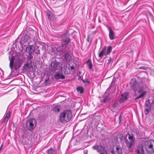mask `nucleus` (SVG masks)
Masks as SVG:
<instances>
[{"instance_id": "nucleus-26", "label": "nucleus", "mask_w": 154, "mask_h": 154, "mask_svg": "<svg viewBox=\"0 0 154 154\" xmlns=\"http://www.w3.org/2000/svg\"><path fill=\"white\" fill-rule=\"evenodd\" d=\"M118 105V103L116 101L114 103H113L112 105V106L113 108H115Z\"/></svg>"}, {"instance_id": "nucleus-31", "label": "nucleus", "mask_w": 154, "mask_h": 154, "mask_svg": "<svg viewBox=\"0 0 154 154\" xmlns=\"http://www.w3.org/2000/svg\"><path fill=\"white\" fill-rule=\"evenodd\" d=\"M147 68V67H144V66H141V67H139V69H144V70H146Z\"/></svg>"}, {"instance_id": "nucleus-15", "label": "nucleus", "mask_w": 154, "mask_h": 154, "mask_svg": "<svg viewBox=\"0 0 154 154\" xmlns=\"http://www.w3.org/2000/svg\"><path fill=\"white\" fill-rule=\"evenodd\" d=\"M112 154H122V150L119 146H117L116 148V152L114 153V152L111 151Z\"/></svg>"}, {"instance_id": "nucleus-3", "label": "nucleus", "mask_w": 154, "mask_h": 154, "mask_svg": "<svg viewBox=\"0 0 154 154\" xmlns=\"http://www.w3.org/2000/svg\"><path fill=\"white\" fill-rule=\"evenodd\" d=\"M145 146L146 152L149 154L154 153V140H150L146 141Z\"/></svg>"}, {"instance_id": "nucleus-6", "label": "nucleus", "mask_w": 154, "mask_h": 154, "mask_svg": "<svg viewBox=\"0 0 154 154\" xmlns=\"http://www.w3.org/2000/svg\"><path fill=\"white\" fill-rule=\"evenodd\" d=\"M93 149L97 150L98 152H101L100 154H107L106 151L105 150L104 148L102 146L95 145L93 146Z\"/></svg>"}, {"instance_id": "nucleus-33", "label": "nucleus", "mask_w": 154, "mask_h": 154, "mask_svg": "<svg viewBox=\"0 0 154 154\" xmlns=\"http://www.w3.org/2000/svg\"><path fill=\"white\" fill-rule=\"evenodd\" d=\"M84 82H86L87 83H89V81L88 80H85V81L84 80Z\"/></svg>"}, {"instance_id": "nucleus-24", "label": "nucleus", "mask_w": 154, "mask_h": 154, "mask_svg": "<svg viewBox=\"0 0 154 154\" xmlns=\"http://www.w3.org/2000/svg\"><path fill=\"white\" fill-rule=\"evenodd\" d=\"M112 47L111 46H108L106 54V55H107L110 53L112 50Z\"/></svg>"}, {"instance_id": "nucleus-28", "label": "nucleus", "mask_w": 154, "mask_h": 154, "mask_svg": "<svg viewBox=\"0 0 154 154\" xmlns=\"http://www.w3.org/2000/svg\"><path fill=\"white\" fill-rule=\"evenodd\" d=\"M148 108H146L145 109V110L146 111V112L145 113L146 114H147L149 112L150 108V107H148Z\"/></svg>"}, {"instance_id": "nucleus-12", "label": "nucleus", "mask_w": 154, "mask_h": 154, "mask_svg": "<svg viewBox=\"0 0 154 154\" xmlns=\"http://www.w3.org/2000/svg\"><path fill=\"white\" fill-rule=\"evenodd\" d=\"M46 14L49 19L52 20L55 18V15L53 14L51 11H47Z\"/></svg>"}, {"instance_id": "nucleus-25", "label": "nucleus", "mask_w": 154, "mask_h": 154, "mask_svg": "<svg viewBox=\"0 0 154 154\" xmlns=\"http://www.w3.org/2000/svg\"><path fill=\"white\" fill-rule=\"evenodd\" d=\"M77 91L80 92L81 93H82L84 92V89L82 87H78L76 88Z\"/></svg>"}, {"instance_id": "nucleus-35", "label": "nucleus", "mask_w": 154, "mask_h": 154, "mask_svg": "<svg viewBox=\"0 0 154 154\" xmlns=\"http://www.w3.org/2000/svg\"><path fill=\"white\" fill-rule=\"evenodd\" d=\"M121 118V115H120L119 116V122L120 121V119Z\"/></svg>"}, {"instance_id": "nucleus-30", "label": "nucleus", "mask_w": 154, "mask_h": 154, "mask_svg": "<svg viewBox=\"0 0 154 154\" xmlns=\"http://www.w3.org/2000/svg\"><path fill=\"white\" fill-rule=\"evenodd\" d=\"M145 105H146L147 107H150V105H149V102L148 101H146V103H145Z\"/></svg>"}, {"instance_id": "nucleus-21", "label": "nucleus", "mask_w": 154, "mask_h": 154, "mask_svg": "<svg viewBox=\"0 0 154 154\" xmlns=\"http://www.w3.org/2000/svg\"><path fill=\"white\" fill-rule=\"evenodd\" d=\"M106 51L105 48H104L100 52L99 54V56L100 57H101L104 54Z\"/></svg>"}, {"instance_id": "nucleus-4", "label": "nucleus", "mask_w": 154, "mask_h": 154, "mask_svg": "<svg viewBox=\"0 0 154 154\" xmlns=\"http://www.w3.org/2000/svg\"><path fill=\"white\" fill-rule=\"evenodd\" d=\"M36 125V121L34 119H29L27 122V126L28 129L30 131H32L35 128Z\"/></svg>"}, {"instance_id": "nucleus-34", "label": "nucleus", "mask_w": 154, "mask_h": 154, "mask_svg": "<svg viewBox=\"0 0 154 154\" xmlns=\"http://www.w3.org/2000/svg\"><path fill=\"white\" fill-rule=\"evenodd\" d=\"M152 105L154 107V100L152 102Z\"/></svg>"}, {"instance_id": "nucleus-13", "label": "nucleus", "mask_w": 154, "mask_h": 154, "mask_svg": "<svg viewBox=\"0 0 154 154\" xmlns=\"http://www.w3.org/2000/svg\"><path fill=\"white\" fill-rule=\"evenodd\" d=\"M144 151L142 146H139L136 150V154H144Z\"/></svg>"}, {"instance_id": "nucleus-16", "label": "nucleus", "mask_w": 154, "mask_h": 154, "mask_svg": "<svg viewBox=\"0 0 154 154\" xmlns=\"http://www.w3.org/2000/svg\"><path fill=\"white\" fill-rule=\"evenodd\" d=\"M64 58L67 62H69L72 59L71 55L69 53H66L64 56Z\"/></svg>"}, {"instance_id": "nucleus-10", "label": "nucleus", "mask_w": 154, "mask_h": 154, "mask_svg": "<svg viewBox=\"0 0 154 154\" xmlns=\"http://www.w3.org/2000/svg\"><path fill=\"white\" fill-rule=\"evenodd\" d=\"M54 78L56 79H63L65 78V76L61 72H57L54 75Z\"/></svg>"}, {"instance_id": "nucleus-8", "label": "nucleus", "mask_w": 154, "mask_h": 154, "mask_svg": "<svg viewBox=\"0 0 154 154\" xmlns=\"http://www.w3.org/2000/svg\"><path fill=\"white\" fill-rule=\"evenodd\" d=\"M70 42V39L69 38L67 37L65 35L62 36V47H66V45Z\"/></svg>"}, {"instance_id": "nucleus-38", "label": "nucleus", "mask_w": 154, "mask_h": 154, "mask_svg": "<svg viewBox=\"0 0 154 154\" xmlns=\"http://www.w3.org/2000/svg\"><path fill=\"white\" fill-rule=\"evenodd\" d=\"M87 41L88 42H89V40H88V39H87Z\"/></svg>"}, {"instance_id": "nucleus-27", "label": "nucleus", "mask_w": 154, "mask_h": 154, "mask_svg": "<svg viewBox=\"0 0 154 154\" xmlns=\"http://www.w3.org/2000/svg\"><path fill=\"white\" fill-rule=\"evenodd\" d=\"M109 98L108 97H106L104 98L103 100H102V101L103 102H105L109 100Z\"/></svg>"}, {"instance_id": "nucleus-37", "label": "nucleus", "mask_w": 154, "mask_h": 154, "mask_svg": "<svg viewBox=\"0 0 154 154\" xmlns=\"http://www.w3.org/2000/svg\"><path fill=\"white\" fill-rule=\"evenodd\" d=\"M2 146H2L0 147V150H1V149Z\"/></svg>"}, {"instance_id": "nucleus-19", "label": "nucleus", "mask_w": 154, "mask_h": 154, "mask_svg": "<svg viewBox=\"0 0 154 154\" xmlns=\"http://www.w3.org/2000/svg\"><path fill=\"white\" fill-rule=\"evenodd\" d=\"M30 67L31 66H29L28 64H25L23 66V70L24 71L29 70Z\"/></svg>"}, {"instance_id": "nucleus-17", "label": "nucleus", "mask_w": 154, "mask_h": 154, "mask_svg": "<svg viewBox=\"0 0 154 154\" xmlns=\"http://www.w3.org/2000/svg\"><path fill=\"white\" fill-rule=\"evenodd\" d=\"M48 154H57L56 151L52 148H50L47 150Z\"/></svg>"}, {"instance_id": "nucleus-22", "label": "nucleus", "mask_w": 154, "mask_h": 154, "mask_svg": "<svg viewBox=\"0 0 154 154\" xmlns=\"http://www.w3.org/2000/svg\"><path fill=\"white\" fill-rule=\"evenodd\" d=\"M10 116V112L9 111L6 114V116L5 118L4 121L7 122L8 121V118Z\"/></svg>"}, {"instance_id": "nucleus-9", "label": "nucleus", "mask_w": 154, "mask_h": 154, "mask_svg": "<svg viewBox=\"0 0 154 154\" xmlns=\"http://www.w3.org/2000/svg\"><path fill=\"white\" fill-rule=\"evenodd\" d=\"M26 50L27 52L28 53L30 58L32 57V54L34 51L33 46L32 45H29L26 48Z\"/></svg>"}, {"instance_id": "nucleus-29", "label": "nucleus", "mask_w": 154, "mask_h": 154, "mask_svg": "<svg viewBox=\"0 0 154 154\" xmlns=\"http://www.w3.org/2000/svg\"><path fill=\"white\" fill-rule=\"evenodd\" d=\"M34 51L35 52V53L36 54H39L40 53L39 50L37 49H35Z\"/></svg>"}, {"instance_id": "nucleus-36", "label": "nucleus", "mask_w": 154, "mask_h": 154, "mask_svg": "<svg viewBox=\"0 0 154 154\" xmlns=\"http://www.w3.org/2000/svg\"><path fill=\"white\" fill-rule=\"evenodd\" d=\"M70 68H71V69H72L74 68V67L73 66H71Z\"/></svg>"}, {"instance_id": "nucleus-5", "label": "nucleus", "mask_w": 154, "mask_h": 154, "mask_svg": "<svg viewBox=\"0 0 154 154\" xmlns=\"http://www.w3.org/2000/svg\"><path fill=\"white\" fill-rule=\"evenodd\" d=\"M128 138L130 142H129L126 138V137H125V143L129 148H131L132 146L134 145V142L135 139L134 138L133 135H131L130 134H128Z\"/></svg>"}, {"instance_id": "nucleus-20", "label": "nucleus", "mask_w": 154, "mask_h": 154, "mask_svg": "<svg viewBox=\"0 0 154 154\" xmlns=\"http://www.w3.org/2000/svg\"><path fill=\"white\" fill-rule=\"evenodd\" d=\"M14 57L12 56L10 60V63L9 64V66L11 69H12L13 68V65L14 62Z\"/></svg>"}, {"instance_id": "nucleus-11", "label": "nucleus", "mask_w": 154, "mask_h": 154, "mask_svg": "<svg viewBox=\"0 0 154 154\" xmlns=\"http://www.w3.org/2000/svg\"><path fill=\"white\" fill-rule=\"evenodd\" d=\"M128 96V94L127 93H125L122 94L119 100L120 102L121 103L126 100L127 99Z\"/></svg>"}, {"instance_id": "nucleus-14", "label": "nucleus", "mask_w": 154, "mask_h": 154, "mask_svg": "<svg viewBox=\"0 0 154 154\" xmlns=\"http://www.w3.org/2000/svg\"><path fill=\"white\" fill-rule=\"evenodd\" d=\"M108 29L109 31V38L111 40H113L115 36L114 33L110 27H109Z\"/></svg>"}, {"instance_id": "nucleus-2", "label": "nucleus", "mask_w": 154, "mask_h": 154, "mask_svg": "<svg viewBox=\"0 0 154 154\" xmlns=\"http://www.w3.org/2000/svg\"><path fill=\"white\" fill-rule=\"evenodd\" d=\"M72 112L70 110H65L62 112L59 116V120L63 123L69 122L72 118Z\"/></svg>"}, {"instance_id": "nucleus-32", "label": "nucleus", "mask_w": 154, "mask_h": 154, "mask_svg": "<svg viewBox=\"0 0 154 154\" xmlns=\"http://www.w3.org/2000/svg\"><path fill=\"white\" fill-rule=\"evenodd\" d=\"M92 64L91 63H89L88 65V68L91 69L92 68Z\"/></svg>"}, {"instance_id": "nucleus-23", "label": "nucleus", "mask_w": 154, "mask_h": 154, "mask_svg": "<svg viewBox=\"0 0 154 154\" xmlns=\"http://www.w3.org/2000/svg\"><path fill=\"white\" fill-rule=\"evenodd\" d=\"M53 110L55 112H59L60 111V106L58 105L55 106L53 108Z\"/></svg>"}, {"instance_id": "nucleus-1", "label": "nucleus", "mask_w": 154, "mask_h": 154, "mask_svg": "<svg viewBox=\"0 0 154 154\" xmlns=\"http://www.w3.org/2000/svg\"><path fill=\"white\" fill-rule=\"evenodd\" d=\"M131 86L134 92H136L138 88V93L140 95L136 98L138 99L144 97L147 93L146 89L147 85L145 84L140 83L139 84H137L136 82L133 83L131 82Z\"/></svg>"}, {"instance_id": "nucleus-7", "label": "nucleus", "mask_w": 154, "mask_h": 154, "mask_svg": "<svg viewBox=\"0 0 154 154\" xmlns=\"http://www.w3.org/2000/svg\"><path fill=\"white\" fill-rule=\"evenodd\" d=\"M60 66L59 62L55 61L53 62L50 65V69L52 71H54L58 69Z\"/></svg>"}, {"instance_id": "nucleus-39", "label": "nucleus", "mask_w": 154, "mask_h": 154, "mask_svg": "<svg viewBox=\"0 0 154 154\" xmlns=\"http://www.w3.org/2000/svg\"><path fill=\"white\" fill-rule=\"evenodd\" d=\"M85 154H87V153H85Z\"/></svg>"}, {"instance_id": "nucleus-18", "label": "nucleus", "mask_w": 154, "mask_h": 154, "mask_svg": "<svg viewBox=\"0 0 154 154\" xmlns=\"http://www.w3.org/2000/svg\"><path fill=\"white\" fill-rule=\"evenodd\" d=\"M20 62L19 60H17L14 64V66L15 68H19L20 66Z\"/></svg>"}]
</instances>
